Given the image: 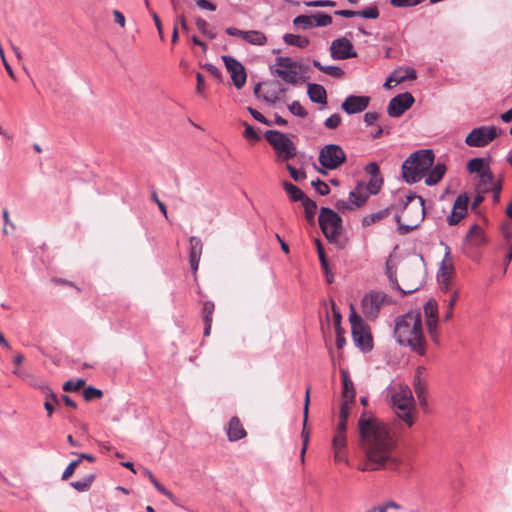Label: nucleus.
I'll return each mask as SVG.
<instances>
[{"label":"nucleus","mask_w":512,"mask_h":512,"mask_svg":"<svg viewBox=\"0 0 512 512\" xmlns=\"http://www.w3.org/2000/svg\"><path fill=\"white\" fill-rule=\"evenodd\" d=\"M247 110L248 112L250 113V115L258 122L262 123V124H265V125H268V126H271L272 125V121L268 120L263 114H261L259 111H257L256 109L252 108V107H247Z\"/></svg>","instance_id":"nucleus-59"},{"label":"nucleus","mask_w":512,"mask_h":512,"mask_svg":"<svg viewBox=\"0 0 512 512\" xmlns=\"http://www.w3.org/2000/svg\"><path fill=\"white\" fill-rule=\"evenodd\" d=\"M308 7H334L335 1L332 0H314L305 3Z\"/></svg>","instance_id":"nucleus-62"},{"label":"nucleus","mask_w":512,"mask_h":512,"mask_svg":"<svg viewBox=\"0 0 512 512\" xmlns=\"http://www.w3.org/2000/svg\"><path fill=\"white\" fill-rule=\"evenodd\" d=\"M288 110L293 115L300 117V118H305L308 115V111L297 100H294L290 105H288Z\"/></svg>","instance_id":"nucleus-50"},{"label":"nucleus","mask_w":512,"mask_h":512,"mask_svg":"<svg viewBox=\"0 0 512 512\" xmlns=\"http://www.w3.org/2000/svg\"><path fill=\"white\" fill-rule=\"evenodd\" d=\"M270 72L272 75L280 77L285 83L296 85L299 82H305V77L299 75L297 68L282 69L275 66H270Z\"/></svg>","instance_id":"nucleus-17"},{"label":"nucleus","mask_w":512,"mask_h":512,"mask_svg":"<svg viewBox=\"0 0 512 512\" xmlns=\"http://www.w3.org/2000/svg\"><path fill=\"white\" fill-rule=\"evenodd\" d=\"M80 464V459L72 460L67 467L65 468L64 472L62 473L61 480L65 481L68 480L73 473L75 472L76 468Z\"/></svg>","instance_id":"nucleus-58"},{"label":"nucleus","mask_w":512,"mask_h":512,"mask_svg":"<svg viewBox=\"0 0 512 512\" xmlns=\"http://www.w3.org/2000/svg\"><path fill=\"white\" fill-rule=\"evenodd\" d=\"M283 41L287 45L296 46L301 49L306 48L310 44V40L307 37L290 33L284 34Z\"/></svg>","instance_id":"nucleus-35"},{"label":"nucleus","mask_w":512,"mask_h":512,"mask_svg":"<svg viewBox=\"0 0 512 512\" xmlns=\"http://www.w3.org/2000/svg\"><path fill=\"white\" fill-rule=\"evenodd\" d=\"M214 310H215L214 303L209 300L205 301L203 303V307H202L203 321H213Z\"/></svg>","instance_id":"nucleus-51"},{"label":"nucleus","mask_w":512,"mask_h":512,"mask_svg":"<svg viewBox=\"0 0 512 512\" xmlns=\"http://www.w3.org/2000/svg\"><path fill=\"white\" fill-rule=\"evenodd\" d=\"M330 55L335 60H346L357 57V52L348 38L340 37L331 42Z\"/></svg>","instance_id":"nucleus-11"},{"label":"nucleus","mask_w":512,"mask_h":512,"mask_svg":"<svg viewBox=\"0 0 512 512\" xmlns=\"http://www.w3.org/2000/svg\"><path fill=\"white\" fill-rule=\"evenodd\" d=\"M286 169L294 181L299 182L306 179V172L303 169H296L291 164H287Z\"/></svg>","instance_id":"nucleus-52"},{"label":"nucleus","mask_w":512,"mask_h":512,"mask_svg":"<svg viewBox=\"0 0 512 512\" xmlns=\"http://www.w3.org/2000/svg\"><path fill=\"white\" fill-rule=\"evenodd\" d=\"M446 165L444 163H437L433 166V168L428 172L425 178V184L427 186L436 185L445 175Z\"/></svg>","instance_id":"nucleus-27"},{"label":"nucleus","mask_w":512,"mask_h":512,"mask_svg":"<svg viewBox=\"0 0 512 512\" xmlns=\"http://www.w3.org/2000/svg\"><path fill=\"white\" fill-rule=\"evenodd\" d=\"M243 40L251 45L263 46L267 42V37L259 30H249L245 32Z\"/></svg>","instance_id":"nucleus-32"},{"label":"nucleus","mask_w":512,"mask_h":512,"mask_svg":"<svg viewBox=\"0 0 512 512\" xmlns=\"http://www.w3.org/2000/svg\"><path fill=\"white\" fill-rule=\"evenodd\" d=\"M342 117L339 113H334L324 121V126L327 129H336L341 124Z\"/></svg>","instance_id":"nucleus-57"},{"label":"nucleus","mask_w":512,"mask_h":512,"mask_svg":"<svg viewBox=\"0 0 512 512\" xmlns=\"http://www.w3.org/2000/svg\"><path fill=\"white\" fill-rule=\"evenodd\" d=\"M503 130L494 125L473 128L465 138V144L473 148H482L494 141Z\"/></svg>","instance_id":"nucleus-6"},{"label":"nucleus","mask_w":512,"mask_h":512,"mask_svg":"<svg viewBox=\"0 0 512 512\" xmlns=\"http://www.w3.org/2000/svg\"><path fill=\"white\" fill-rule=\"evenodd\" d=\"M42 391L46 394V400L44 402V408L47 412V416L51 417L55 408V404H59L57 395L47 386L41 387Z\"/></svg>","instance_id":"nucleus-31"},{"label":"nucleus","mask_w":512,"mask_h":512,"mask_svg":"<svg viewBox=\"0 0 512 512\" xmlns=\"http://www.w3.org/2000/svg\"><path fill=\"white\" fill-rule=\"evenodd\" d=\"M494 175L492 174L490 169H487L483 175L479 177V183L477 185V192L488 193L489 188L494 183Z\"/></svg>","instance_id":"nucleus-37"},{"label":"nucleus","mask_w":512,"mask_h":512,"mask_svg":"<svg viewBox=\"0 0 512 512\" xmlns=\"http://www.w3.org/2000/svg\"><path fill=\"white\" fill-rule=\"evenodd\" d=\"M85 385V380L83 378H78L76 380L69 379L64 384L62 389L66 392H76L80 388Z\"/></svg>","instance_id":"nucleus-46"},{"label":"nucleus","mask_w":512,"mask_h":512,"mask_svg":"<svg viewBox=\"0 0 512 512\" xmlns=\"http://www.w3.org/2000/svg\"><path fill=\"white\" fill-rule=\"evenodd\" d=\"M434 153L430 149H421L413 152L405 161L406 164H414L426 174L434 163Z\"/></svg>","instance_id":"nucleus-12"},{"label":"nucleus","mask_w":512,"mask_h":512,"mask_svg":"<svg viewBox=\"0 0 512 512\" xmlns=\"http://www.w3.org/2000/svg\"><path fill=\"white\" fill-rule=\"evenodd\" d=\"M363 185L361 183H358L356 186L355 191H350L349 193V200L357 207L363 206L367 199L369 198V194L363 193L360 190H362Z\"/></svg>","instance_id":"nucleus-36"},{"label":"nucleus","mask_w":512,"mask_h":512,"mask_svg":"<svg viewBox=\"0 0 512 512\" xmlns=\"http://www.w3.org/2000/svg\"><path fill=\"white\" fill-rule=\"evenodd\" d=\"M469 197L466 193L457 196L453 203L451 213L447 216V223L450 226L457 225L468 213Z\"/></svg>","instance_id":"nucleus-13"},{"label":"nucleus","mask_w":512,"mask_h":512,"mask_svg":"<svg viewBox=\"0 0 512 512\" xmlns=\"http://www.w3.org/2000/svg\"><path fill=\"white\" fill-rule=\"evenodd\" d=\"M310 390H311V387L307 386L306 391H305L304 408H303V414H304L303 430L301 433V437H302L301 459H302V461H304L305 452H306L307 445L309 442V432L306 430V424H307V419H308V411H309V403H310Z\"/></svg>","instance_id":"nucleus-18"},{"label":"nucleus","mask_w":512,"mask_h":512,"mask_svg":"<svg viewBox=\"0 0 512 512\" xmlns=\"http://www.w3.org/2000/svg\"><path fill=\"white\" fill-rule=\"evenodd\" d=\"M394 337L399 345L408 346L417 355L426 353L427 342L423 333L422 314L420 310H411L397 316L394 325Z\"/></svg>","instance_id":"nucleus-2"},{"label":"nucleus","mask_w":512,"mask_h":512,"mask_svg":"<svg viewBox=\"0 0 512 512\" xmlns=\"http://www.w3.org/2000/svg\"><path fill=\"white\" fill-rule=\"evenodd\" d=\"M349 321L351 324L352 339L356 347L367 353L373 349V338L369 326L356 313L353 304H350Z\"/></svg>","instance_id":"nucleus-3"},{"label":"nucleus","mask_w":512,"mask_h":512,"mask_svg":"<svg viewBox=\"0 0 512 512\" xmlns=\"http://www.w3.org/2000/svg\"><path fill=\"white\" fill-rule=\"evenodd\" d=\"M142 472L145 476H147L150 480V482L153 484V486L157 489V491L159 493H161L162 495H164L165 497L169 498V499H173L174 495L172 492H170L168 489H166L158 480L157 478L153 475V473L147 469V468H143L142 469Z\"/></svg>","instance_id":"nucleus-38"},{"label":"nucleus","mask_w":512,"mask_h":512,"mask_svg":"<svg viewBox=\"0 0 512 512\" xmlns=\"http://www.w3.org/2000/svg\"><path fill=\"white\" fill-rule=\"evenodd\" d=\"M356 17H362L365 19H376L379 17V9L376 5L372 4L362 10H357Z\"/></svg>","instance_id":"nucleus-45"},{"label":"nucleus","mask_w":512,"mask_h":512,"mask_svg":"<svg viewBox=\"0 0 512 512\" xmlns=\"http://www.w3.org/2000/svg\"><path fill=\"white\" fill-rule=\"evenodd\" d=\"M420 374H421V370H420V368H418L416 371V374L414 375L413 387H414V392L420 402V405H425L426 404V397H425L426 383L421 379Z\"/></svg>","instance_id":"nucleus-29"},{"label":"nucleus","mask_w":512,"mask_h":512,"mask_svg":"<svg viewBox=\"0 0 512 512\" xmlns=\"http://www.w3.org/2000/svg\"><path fill=\"white\" fill-rule=\"evenodd\" d=\"M426 326H427V330H428L431 340L435 344H439V335L437 333L438 321H436V320L426 321Z\"/></svg>","instance_id":"nucleus-55"},{"label":"nucleus","mask_w":512,"mask_h":512,"mask_svg":"<svg viewBox=\"0 0 512 512\" xmlns=\"http://www.w3.org/2000/svg\"><path fill=\"white\" fill-rule=\"evenodd\" d=\"M424 314L426 316V321L436 320L439 321L438 317V304L434 298H430L424 304Z\"/></svg>","instance_id":"nucleus-41"},{"label":"nucleus","mask_w":512,"mask_h":512,"mask_svg":"<svg viewBox=\"0 0 512 512\" xmlns=\"http://www.w3.org/2000/svg\"><path fill=\"white\" fill-rule=\"evenodd\" d=\"M283 189L285 190L289 199L292 202L299 201V202L303 203V201L305 200V197H308L299 187H297L296 185H294L288 181H285L283 183Z\"/></svg>","instance_id":"nucleus-30"},{"label":"nucleus","mask_w":512,"mask_h":512,"mask_svg":"<svg viewBox=\"0 0 512 512\" xmlns=\"http://www.w3.org/2000/svg\"><path fill=\"white\" fill-rule=\"evenodd\" d=\"M415 199L419 200V205L421 207L420 210L423 209L425 211V199L422 196L417 195L415 192H411V191L404 198L399 199V201H398L399 211L403 212L404 210H406L407 207L409 206V204Z\"/></svg>","instance_id":"nucleus-34"},{"label":"nucleus","mask_w":512,"mask_h":512,"mask_svg":"<svg viewBox=\"0 0 512 512\" xmlns=\"http://www.w3.org/2000/svg\"><path fill=\"white\" fill-rule=\"evenodd\" d=\"M247 435L246 430L243 428L239 418L233 416L227 426V436L230 441H238Z\"/></svg>","instance_id":"nucleus-23"},{"label":"nucleus","mask_w":512,"mask_h":512,"mask_svg":"<svg viewBox=\"0 0 512 512\" xmlns=\"http://www.w3.org/2000/svg\"><path fill=\"white\" fill-rule=\"evenodd\" d=\"M449 256L450 248L449 246L446 245L444 259L442 260L441 266L437 272V281L439 283L441 291L443 292L449 291L451 284L450 277L452 272L454 271V267L452 264H450L449 266L446 264V260L449 258Z\"/></svg>","instance_id":"nucleus-15"},{"label":"nucleus","mask_w":512,"mask_h":512,"mask_svg":"<svg viewBox=\"0 0 512 512\" xmlns=\"http://www.w3.org/2000/svg\"><path fill=\"white\" fill-rule=\"evenodd\" d=\"M307 94L309 99L313 103L326 105L327 104V92L321 84L308 83Z\"/></svg>","instance_id":"nucleus-24"},{"label":"nucleus","mask_w":512,"mask_h":512,"mask_svg":"<svg viewBox=\"0 0 512 512\" xmlns=\"http://www.w3.org/2000/svg\"><path fill=\"white\" fill-rule=\"evenodd\" d=\"M370 103L369 96H358V95H348L345 100L341 104V109L351 115L363 112L367 109Z\"/></svg>","instance_id":"nucleus-14"},{"label":"nucleus","mask_w":512,"mask_h":512,"mask_svg":"<svg viewBox=\"0 0 512 512\" xmlns=\"http://www.w3.org/2000/svg\"><path fill=\"white\" fill-rule=\"evenodd\" d=\"M383 184L382 177H372L368 184L366 185V189L369 192V195H376L380 192Z\"/></svg>","instance_id":"nucleus-47"},{"label":"nucleus","mask_w":512,"mask_h":512,"mask_svg":"<svg viewBox=\"0 0 512 512\" xmlns=\"http://www.w3.org/2000/svg\"><path fill=\"white\" fill-rule=\"evenodd\" d=\"M202 249L201 239L197 236H191L189 238V264L193 273L198 270Z\"/></svg>","instance_id":"nucleus-16"},{"label":"nucleus","mask_w":512,"mask_h":512,"mask_svg":"<svg viewBox=\"0 0 512 512\" xmlns=\"http://www.w3.org/2000/svg\"><path fill=\"white\" fill-rule=\"evenodd\" d=\"M416 213H417L416 221L412 224H402L401 223L400 211L395 214L394 220L398 224L397 230L400 235L408 234L419 227L420 223L425 218V211L423 209L422 210L417 209Z\"/></svg>","instance_id":"nucleus-20"},{"label":"nucleus","mask_w":512,"mask_h":512,"mask_svg":"<svg viewBox=\"0 0 512 512\" xmlns=\"http://www.w3.org/2000/svg\"><path fill=\"white\" fill-rule=\"evenodd\" d=\"M314 27H325L332 23V17L325 12H316L312 15Z\"/></svg>","instance_id":"nucleus-44"},{"label":"nucleus","mask_w":512,"mask_h":512,"mask_svg":"<svg viewBox=\"0 0 512 512\" xmlns=\"http://www.w3.org/2000/svg\"><path fill=\"white\" fill-rule=\"evenodd\" d=\"M103 396L102 390L94 387V386H87L83 390V397L86 401H91L94 399H100Z\"/></svg>","instance_id":"nucleus-49"},{"label":"nucleus","mask_w":512,"mask_h":512,"mask_svg":"<svg viewBox=\"0 0 512 512\" xmlns=\"http://www.w3.org/2000/svg\"><path fill=\"white\" fill-rule=\"evenodd\" d=\"M416 77H417V74H416L415 69L412 67H408V68H406L404 74L395 80V85L399 84L403 81H406V80H414V79H416Z\"/></svg>","instance_id":"nucleus-61"},{"label":"nucleus","mask_w":512,"mask_h":512,"mask_svg":"<svg viewBox=\"0 0 512 512\" xmlns=\"http://www.w3.org/2000/svg\"><path fill=\"white\" fill-rule=\"evenodd\" d=\"M273 66L282 68V69H286V70L291 69V68H298V69L302 70L305 68L301 63L294 61L290 57H284V56L276 57L275 64Z\"/></svg>","instance_id":"nucleus-40"},{"label":"nucleus","mask_w":512,"mask_h":512,"mask_svg":"<svg viewBox=\"0 0 512 512\" xmlns=\"http://www.w3.org/2000/svg\"><path fill=\"white\" fill-rule=\"evenodd\" d=\"M333 448L334 450L343 449L346 446V434L335 433L333 437Z\"/></svg>","instance_id":"nucleus-60"},{"label":"nucleus","mask_w":512,"mask_h":512,"mask_svg":"<svg viewBox=\"0 0 512 512\" xmlns=\"http://www.w3.org/2000/svg\"><path fill=\"white\" fill-rule=\"evenodd\" d=\"M412 399L410 392L409 395L406 392L394 394L392 396V407L396 414H398V412L403 413L404 411L412 409Z\"/></svg>","instance_id":"nucleus-22"},{"label":"nucleus","mask_w":512,"mask_h":512,"mask_svg":"<svg viewBox=\"0 0 512 512\" xmlns=\"http://www.w3.org/2000/svg\"><path fill=\"white\" fill-rule=\"evenodd\" d=\"M466 168L469 173H471V174L475 173L478 175V177H480V175H483V173L486 172L487 169H490L489 158L488 159H485L482 157L472 158L467 162Z\"/></svg>","instance_id":"nucleus-26"},{"label":"nucleus","mask_w":512,"mask_h":512,"mask_svg":"<svg viewBox=\"0 0 512 512\" xmlns=\"http://www.w3.org/2000/svg\"><path fill=\"white\" fill-rule=\"evenodd\" d=\"M221 58L227 69V72L230 74L234 86L237 89H241L245 85L247 79L244 65L230 55H223Z\"/></svg>","instance_id":"nucleus-9"},{"label":"nucleus","mask_w":512,"mask_h":512,"mask_svg":"<svg viewBox=\"0 0 512 512\" xmlns=\"http://www.w3.org/2000/svg\"><path fill=\"white\" fill-rule=\"evenodd\" d=\"M320 165L327 170H335L343 165L346 160V153L338 144H327L319 151Z\"/></svg>","instance_id":"nucleus-8"},{"label":"nucleus","mask_w":512,"mask_h":512,"mask_svg":"<svg viewBox=\"0 0 512 512\" xmlns=\"http://www.w3.org/2000/svg\"><path fill=\"white\" fill-rule=\"evenodd\" d=\"M388 277H389L390 284H391L392 288L397 290V291H399L402 296H406V295L412 294V293H414L415 291H417L419 289L418 287H415V288L410 289V290H404V289H402L400 287V285H399V283L397 281V278L392 273H390L388 275Z\"/></svg>","instance_id":"nucleus-56"},{"label":"nucleus","mask_w":512,"mask_h":512,"mask_svg":"<svg viewBox=\"0 0 512 512\" xmlns=\"http://www.w3.org/2000/svg\"><path fill=\"white\" fill-rule=\"evenodd\" d=\"M465 242H468L475 247H481L486 243L484 231L477 223L470 226L465 236Z\"/></svg>","instance_id":"nucleus-21"},{"label":"nucleus","mask_w":512,"mask_h":512,"mask_svg":"<svg viewBox=\"0 0 512 512\" xmlns=\"http://www.w3.org/2000/svg\"><path fill=\"white\" fill-rule=\"evenodd\" d=\"M293 25L296 28L302 29V30H307V29L314 27L312 15L311 16H307V15L296 16L293 19Z\"/></svg>","instance_id":"nucleus-43"},{"label":"nucleus","mask_w":512,"mask_h":512,"mask_svg":"<svg viewBox=\"0 0 512 512\" xmlns=\"http://www.w3.org/2000/svg\"><path fill=\"white\" fill-rule=\"evenodd\" d=\"M202 67L206 69L215 79L219 81L222 80V73L215 65L206 63Z\"/></svg>","instance_id":"nucleus-64"},{"label":"nucleus","mask_w":512,"mask_h":512,"mask_svg":"<svg viewBox=\"0 0 512 512\" xmlns=\"http://www.w3.org/2000/svg\"><path fill=\"white\" fill-rule=\"evenodd\" d=\"M319 226L330 243H336L342 232L341 216L328 207H322L318 217Z\"/></svg>","instance_id":"nucleus-5"},{"label":"nucleus","mask_w":512,"mask_h":512,"mask_svg":"<svg viewBox=\"0 0 512 512\" xmlns=\"http://www.w3.org/2000/svg\"><path fill=\"white\" fill-rule=\"evenodd\" d=\"M304 208L305 218L306 220L313 224L315 222V216L317 212V204L314 200L309 197H305V200L302 203Z\"/></svg>","instance_id":"nucleus-39"},{"label":"nucleus","mask_w":512,"mask_h":512,"mask_svg":"<svg viewBox=\"0 0 512 512\" xmlns=\"http://www.w3.org/2000/svg\"><path fill=\"white\" fill-rule=\"evenodd\" d=\"M390 303L388 295L382 291L370 290L361 300V311L366 319L374 321L378 318L384 304Z\"/></svg>","instance_id":"nucleus-7"},{"label":"nucleus","mask_w":512,"mask_h":512,"mask_svg":"<svg viewBox=\"0 0 512 512\" xmlns=\"http://www.w3.org/2000/svg\"><path fill=\"white\" fill-rule=\"evenodd\" d=\"M243 124L245 126L243 136L249 141L258 142L261 139V137L258 134V132L254 129V127H252L250 124L246 122H244Z\"/></svg>","instance_id":"nucleus-53"},{"label":"nucleus","mask_w":512,"mask_h":512,"mask_svg":"<svg viewBox=\"0 0 512 512\" xmlns=\"http://www.w3.org/2000/svg\"><path fill=\"white\" fill-rule=\"evenodd\" d=\"M95 477L96 475L94 473L88 474L81 478L80 480L71 482L70 486L77 492H86L91 488L95 480Z\"/></svg>","instance_id":"nucleus-33"},{"label":"nucleus","mask_w":512,"mask_h":512,"mask_svg":"<svg viewBox=\"0 0 512 512\" xmlns=\"http://www.w3.org/2000/svg\"><path fill=\"white\" fill-rule=\"evenodd\" d=\"M196 26L198 30L204 35L207 36L209 39L213 40L216 38V33L212 32L208 29V22L204 20L203 18L198 17L196 19Z\"/></svg>","instance_id":"nucleus-48"},{"label":"nucleus","mask_w":512,"mask_h":512,"mask_svg":"<svg viewBox=\"0 0 512 512\" xmlns=\"http://www.w3.org/2000/svg\"><path fill=\"white\" fill-rule=\"evenodd\" d=\"M341 380H342V397L343 401L354 403L356 392L354 388L353 381L350 378L349 372L347 370L341 369Z\"/></svg>","instance_id":"nucleus-19"},{"label":"nucleus","mask_w":512,"mask_h":512,"mask_svg":"<svg viewBox=\"0 0 512 512\" xmlns=\"http://www.w3.org/2000/svg\"><path fill=\"white\" fill-rule=\"evenodd\" d=\"M264 136L279 160L289 161L297 155L296 145L285 133L278 130H267Z\"/></svg>","instance_id":"nucleus-4"},{"label":"nucleus","mask_w":512,"mask_h":512,"mask_svg":"<svg viewBox=\"0 0 512 512\" xmlns=\"http://www.w3.org/2000/svg\"><path fill=\"white\" fill-rule=\"evenodd\" d=\"M365 172L370 174L373 178L374 177H381L380 176V168L379 165L376 162H370L368 163L365 168Z\"/></svg>","instance_id":"nucleus-63"},{"label":"nucleus","mask_w":512,"mask_h":512,"mask_svg":"<svg viewBox=\"0 0 512 512\" xmlns=\"http://www.w3.org/2000/svg\"><path fill=\"white\" fill-rule=\"evenodd\" d=\"M361 448L365 461L358 466L360 471H399L402 459L396 454V442L385 423L366 418L363 413L358 420Z\"/></svg>","instance_id":"nucleus-1"},{"label":"nucleus","mask_w":512,"mask_h":512,"mask_svg":"<svg viewBox=\"0 0 512 512\" xmlns=\"http://www.w3.org/2000/svg\"><path fill=\"white\" fill-rule=\"evenodd\" d=\"M311 185L321 196H326L330 193V187L320 178H316L315 180H313L311 182Z\"/></svg>","instance_id":"nucleus-54"},{"label":"nucleus","mask_w":512,"mask_h":512,"mask_svg":"<svg viewBox=\"0 0 512 512\" xmlns=\"http://www.w3.org/2000/svg\"><path fill=\"white\" fill-rule=\"evenodd\" d=\"M415 99L410 92H404L393 97L388 104L387 112L390 117L398 118L402 116L405 111L410 109L414 104Z\"/></svg>","instance_id":"nucleus-10"},{"label":"nucleus","mask_w":512,"mask_h":512,"mask_svg":"<svg viewBox=\"0 0 512 512\" xmlns=\"http://www.w3.org/2000/svg\"><path fill=\"white\" fill-rule=\"evenodd\" d=\"M402 170V177L404 181L408 184H414L419 182L422 177L425 175L420 171V169L417 168L414 164H406V161L402 163L401 166Z\"/></svg>","instance_id":"nucleus-25"},{"label":"nucleus","mask_w":512,"mask_h":512,"mask_svg":"<svg viewBox=\"0 0 512 512\" xmlns=\"http://www.w3.org/2000/svg\"><path fill=\"white\" fill-rule=\"evenodd\" d=\"M312 65L319 71L337 79L342 78L345 74L344 70L341 67L334 65H323L317 59L312 60Z\"/></svg>","instance_id":"nucleus-28"},{"label":"nucleus","mask_w":512,"mask_h":512,"mask_svg":"<svg viewBox=\"0 0 512 512\" xmlns=\"http://www.w3.org/2000/svg\"><path fill=\"white\" fill-rule=\"evenodd\" d=\"M390 208H385L383 210H380L376 213H372L369 215H366L362 219V225L363 226H370L374 224L375 222H378L384 218H386L389 215Z\"/></svg>","instance_id":"nucleus-42"}]
</instances>
